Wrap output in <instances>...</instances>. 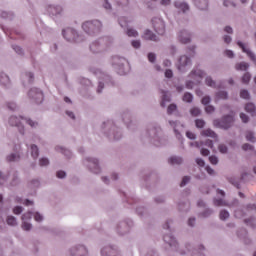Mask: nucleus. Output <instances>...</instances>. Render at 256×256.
Instances as JSON below:
<instances>
[{"label": "nucleus", "instance_id": "nucleus-19", "mask_svg": "<svg viewBox=\"0 0 256 256\" xmlns=\"http://www.w3.org/2000/svg\"><path fill=\"white\" fill-rule=\"evenodd\" d=\"M102 48L103 46H101L99 42H93L90 45V51H92V53H100Z\"/></svg>", "mask_w": 256, "mask_h": 256}, {"label": "nucleus", "instance_id": "nucleus-3", "mask_svg": "<svg viewBox=\"0 0 256 256\" xmlns=\"http://www.w3.org/2000/svg\"><path fill=\"white\" fill-rule=\"evenodd\" d=\"M190 77L194 81H188L186 83L187 89H193V85H199V83H201V79L205 77V72H203V70L196 69L190 73Z\"/></svg>", "mask_w": 256, "mask_h": 256}, {"label": "nucleus", "instance_id": "nucleus-58", "mask_svg": "<svg viewBox=\"0 0 256 256\" xmlns=\"http://www.w3.org/2000/svg\"><path fill=\"white\" fill-rule=\"evenodd\" d=\"M205 170L207 171L208 175H215V170H213V168L210 166H206Z\"/></svg>", "mask_w": 256, "mask_h": 256}, {"label": "nucleus", "instance_id": "nucleus-8", "mask_svg": "<svg viewBox=\"0 0 256 256\" xmlns=\"http://www.w3.org/2000/svg\"><path fill=\"white\" fill-rule=\"evenodd\" d=\"M188 65H191V59L186 55L181 56L178 61L179 71H182V72L186 71L185 67H188Z\"/></svg>", "mask_w": 256, "mask_h": 256}, {"label": "nucleus", "instance_id": "nucleus-60", "mask_svg": "<svg viewBox=\"0 0 256 256\" xmlns=\"http://www.w3.org/2000/svg\"><path fill=\"white\" fill-rule=\"evenodd\" d=\"M155 59H156L155 54L153 53L148 54V61H150V63H154Z\"/></svg>", "mask_w": 256, "mask_h": 256}, {"label": "nucleus", "instance_id": "nucleus-55", "mask_svg": "<svg viewBox=\"0 0 256 256\" xmlns=\"http://www.w3.org/2000/svg\"><path fill=\"white\" fill-rule=\"evenodd\" d=\"M205 111L206 113H213V111H215V107H213L212 105H208L205 107Z\"/></svg>", "mask_w": 256, "mask_h": 256}, {"label": "nucleus", "instance_id": "nucleus-40", "mask_svg": "<svg viewBox=\"0 0 256 256\" xmlns=\"http://www.w3.org/2000/svg\"><path fill=\"white\" fill-rule=\"evenodd\" d=\"M209 161L212 165H217L219 163V158H217L215 155H212L209 157Z\"/></svg>", "mask_w": 256, "mask_h": 256}, {"label": "nucleus", "instance_id": "nucleus-15", "mask_svg": "<svg viewBox=\"0 0 256 256\" xmlns=\"http://www.w3.org/2000/svg\"><path fill=\"white\" fill-rule=\"evenodd\" d=\"M245 111L247 113H250V115H252V117L256 116V106L253 102H249L245 105Z\"/></svg>", "mask_w": 256, "mask_h": 256}, {"label": "nucleus", "instance_id": "nucleus-48", "mask_svg": "<svg viewBox=\"0 0 256 256\" xmlns=\"http://www.w3.org/2000/svg\"><path fill=\"white\" fill-rule=\"evenodd\" d=\"M132 47H134V49H139L141 47V41L133 40L132 41Z\"/></svg>", "mask_w": 256, "mask_h": 256}, {"label": "nucleus", "instance_id": "nucleus-13", "mask_svg": "<svg viewBox=\"0 0 256 256\" xmlns=\"http://www.w3.org/2000/svg\"><path fill=\"white\" fill-rule=\"evenodd\" d=\"M191 145H194V147H203V145H205L206 147H209V149H212V151H215V149H213V141L208 139L205 142L203 141H199V142H195L192 143Z\"/></svg>", "mask_w": 256, "mask_h": 256}, {"label": "nucleus", "instance_id": "nucleus-24", "mask_svg": "<svg viewBox=\"0 0 256 256\" xmlns=\"http://www.w3.org/2000/svg\"><path fill=\"white\" fill-rule=\"evenodd\" d=\"M205 83L208 87H212L213 89H216L217 83L211 78V76L206 77Z\"/></svg>", "mask_w": 256, "mask_h": 256}, {"label": "nucleus", "instance_id": "nucleus-41", "mask_svg": "<svg viewBox=\"0 0 256 256\" xmlns=\"http://www.w3.org/2000/svg\"><path fill=\"white\" fill-rule=\"evenodd\" d=\"M173 111H177V105H175V104H170V105L168 106V109H167L168 115H171V113H173Z\"/></svg>", "mask_w": 256, "mask_h": 256}, {"label": "nucleus", "instance_id": "nucleus-44", "mask_svg": "<svg viewBox=\"0 0 256 256\" xmlns=\"http://www.w3.org/2000/svg\"><path fill=\"white\" fill-rule=\"evenodd\" d=\"M189 181H191V178L189 176H184L180 184V187H185V185H187Z\"/></svg>", "mask_w": 256, "mask_h": 256}, {"label": "nucleus", "instance_id": "nucleus-36", "mask_svg": "<svg viewBox=\"0 0 256 256\" xmlns=\"http://www.w3.org/2000/svg\"><path fill=\"white\" fill-rule=\"evenodd\" d=\"M195 125L198 129H203V127H205V121L202 119H196Z\"/></svg>", "mask_w": 256, "mask_h": 256}, {"label": "nucleus", "instance_id": "nucleus-12", "mask_svg": "<svg viewBox=\"0 0 256 256\" xmlns=\"http://www.w3.org/2000/svg\"><path fill=\"white\" fill-rule=\"evenodd\" d=\"M235 123V112H231L230 114L225 116V129H228Z\"/></svg>", "mask_w": 256, "mask_h": 256}, {"label": "nucleus", "instance_id": "nucleus-25", "mask_svg": "<svg viewBox=\"0 0 256 256\" xmlns=\"http://www.w3.org/2000/svg\"><path fill=\"white\" fill-rule=\"evenodd\" d=\"M244 223L245 225H247L248 227H251L252 229H255V218L250 217L247 219H244Z\"/></svg>", "mask_w": 256, "mask_h": 256}, {"label": "nucleus", "instance_id": "nucleus-7", "mask_svg": "<svg viewBox=\"0 0 256 256\" xmlns=\"http://www.w3.org/2000/svg\"><path fill=\"white\" fill-rule=\"evenodd\" d=\"M29 97H32L36 103H41L43 101V92L37 88H33L29 91Z\"/></svg>", "mask_w": 256, "mask_h": 256}, {"label": "nucleus", "instance_id": "nucleus-43", "mask_svg": "<svg viewBox=\"0 0 256 256\" xmlns=\"http://www.w3.org/2000/svg\"><path fill=\"white\" fill-rule=\"evenodd\" d=\"M39 165H40V167H47V165H49V159H47V158L40 159Z\"/></svg>", "mask_w": 256, "mask_h": 256}, {"label": "nucleus", "instance_id": "nucleus-27", "mask_svg": "<svg viewBox=\"0 0 256 256\" xmlns=\"http://www.w3.org/2000/svg\"><path fill=\"white\" fill-rule=\"evenodd\" d=\"M31 156L33 157V159H37V157H39V148L37 147V145L31 146Z\"/></svg>", "mask_w": 256, "mask_h": 256}, {"label": "nucleus", "instance_id": "nucleus-38", "mask_svg": "<svg viewBox=\"0 0 256 256\" xmlns=\"http://www.w3.org/2000/svg\"><path fill=\"white\" fill-rule=\"evenodd\" d=\"M128 37H137L139 33L135 29H128L127 30Z\"/></svg>", "mask_w": 256, "mask_h": 256}, {"label": "nucleus", "instance_id": "nucleus-47", "mask_svg": "<svg viewBox=\"0 0 256 256\" xmlns=\"http://www.w3.org/2000/svg\"><path fill=\"white\" fill-rule=\"evenodd\" d=\"M225 55L229 59H233V57H235V52H233V50H225Z\"/></svg>", "mask_w": 256, "mask_h": 256}, {"label": "nucleus", "instance_id": "nucleus-46", "mask_svg": "<svg viewBox=\"0 0 256 256\" xmlns=\"http://www.w3.org/2000/svg\"><path fill=\"white\" fill-rule=\"evenodd\" d=\"M13 213H14V215H21V213H23V207H21V206H16V207L13 209Z\"/></svg>", "mask_w": 256, "mask_h": 256}, {"label": "nucleus", "instance_id": "nucleus-35", "mask_svg": "<svg viewBox=\"0 0 256 256\" xmlns=\"http://www.w3.org/2000/svg\"><path fill=\"white\" fill-rule=\"evenodd\" d=\"M190 113L193 117H199V115H201V110L197 107H194L190 110Z\"/></svg>", "mask_w": 256, "mask_h": 256}, {"label": "nucleus", "instance_id": "nucleus-5", "mask_svg": "<svg viewBox=\"0 0 256 256\" xmlns=\"http://www.w3.org/2000/svg\"><path fill=\"white\" fill-rule=\"evenodd\" d=\"M63 37L66 38L67 41H75L76 43L79 42V34L73 28H67L63 30Z\"/></svg>", "mask_w": 256, "mask_h": 256}, {"label": "nucleus", "instance_id": "nucleus-29", "mask_svg": "<svg viewBox=\"0 0 256 256\" xmlns=\"http://www.w3.org/2000/svg\"><path fill=\"white\" fill-rule=\"evenodd\" d=\"M6 221L11 227H15V225H17V219L14 216H8Z\"/></svg>", "mask_w": 256, "mask_h": 256}, {"label": "nucleus", "instance_id": "nucleus-32", "mask_svg": "<svg viewBox=\"0 0 256 256\" xmlns=\"http://www.w3.org/2000/svg\"><path fill=\"white\" fill-rule=\"evenodd\" d=\"M225 7H231L232 9H237V3L233 0H226Z\"/></svg>", "mask_w": 256, "mask_h": 256}, {"label": "nucleus", "instance_id": "nucleus-10", "mask_svg": "<svg viewBox=\"0 0 256 256\" xmlns=\"http://www.w3.org/2000/svg\"><path fill=\"white\" fill-rule=\"evenodd\" d=\"M178 41H180V43H183L185 45L191 41V35L187 33V31L185 30L180 31L178 34Z\"/></svg>", "mask_w": 256, "mask_h": 256}, {"label": "nucleus", "instance_id": "nucleus-6", "mask_svg": "<svg viewBox=\"0 0 256 256\" xmlns=\"http://www.w3.org/2000/svg\"><path fill=\"white\" fill-rule=\"evenodd\" d=\"M237 45L238 47H240V49L242 50L243 53H246L247 57H249L250 61L253 62L254 65H256V55L255 53H253V51H251V49L247 48V46H245V43H243L242 41H237Z\"/></svg>", "mask_w": 256, "mask_h": 256}, {"label": "nucleus", "instance_id": "nucleus-2", "mask_svg": "<svg viewBox=\"0 0 256 256\" xmlns=\"http://www.w3.org/2000/svg\"><path fill=\"white\" fill-rule=\"evenodd\" d=\"M21 121H25L30 127H37V122H33L31 119L23 118V117H15L11 116L9 119V123L12 127H18L19 132L23 135V126H21Z\"/></svg>", "mask_w": 256, "mask_h": 256}, {"label": "nucleus", "instance_id": "nucleus-30", "mask_svg": "<svg viewBox=\"0 0 256 256\" xmlns=\"http://www.w3.org/2000/svg\"><path fill=\"white\" fill-rule=\"evenodd\" d=\"M163 96H162V102H161V106L165 107V103L171 101V98H169V95H167V92H162Z\"/></svg>", "mask_w": 256, "mask_h": 256}, {"label": "nucleus", "instance_id": "nucleus-4", "mask_svg": "<svg viewBox=\"0 0 256 256\" xmlns=\"http://www.w3.org/2000/svg\"><path fill=\"white\" fill-rule=\"evenodd\" d=\"M152 25L158 35H165V22L160 18H153Z\"/></svg>", "mask_w": 256, "mask_h": 256}, {"label": "nucleus", "instance_id": "nucleus-56", "mask_svg": "<svg viewBox=\"0 0 256 256\" xmlns=\"http://www.w3.org/2000/svg\"><path fill=\"white\" fill-rule=\"evenodd\" d=\"M27 219H31V212H27L22 215V221H27Z\"/></svg>", "mask_w": 256, "mask_h": 256}, {"label": "nucleus", "instance_id": "nucleus-37", "mask_svg": "<svg viewBox=\"0 0 256 256\" xmlns=\"http://www.w3.org/2000/svg\"><path fill=\"white\" fill-rule=\"evenodd\" d=\"M213 124H214L215 127H225V121L224 120L216 119V120H214Z\"/></svg>", "mask_w": 256, "mask_h": 256}, {"label": "nucleus", "instance_id": "nucleus-17", "mask_svg": "<svg viewBox=\"0 0 256 256\" xmlns=\"http://www.w3.org/2000/svg\"><path fill=\"white\" fill-rule=\"evenodd\" d=\"M245 138H246V141H249V143H256L255 132L251 130L246 131Z\"/></svg>", "mask_w": 256, "mask_h": 256}, {"label": "nucleus", "instance_id": "nucleus-31", "mask_svg": "<svg viewBox=\"0 0 256 256\" xmlns=\"http://www.w3.org/2000/svg\"><path fill=\"white\" fill-rule=\"evenodd\" d=\"M20 157L19 154H11L7 156V161L11 163L12 161H19Z\"/></svg>", "mask_w": 256, "mask_h": 256}, {"label": "nucleus", "instance_id": "nucleus-33", "mask_svg": "<svg viewBox=\"0 0 256 256\" xmlns=\"http://www.w3.org/2000/svg\"><path fill=\"white\" fill-rule=\"evenodd\" d=\"M242 149H243V151H255V146H253L249 143H245L242 145Z\"/></svg>", "mask_w": 256, "mask_h": 256}, {"label": "nucleus", "instance_id": "nucleus-28", "mask_svg": "<svg viewBox=\"0 0 256 256\" xmlns=\"http://www.w3.org/2000/svg\"><path fill=\"white\" fill-rule=\"evenodd\" d=\"M196 5L198 9H200L201 11H205V9H207V7L209 6V4L207 3V0H202L201 2H197Z\"/></svg>", "mask_w": 256, "mask_h": 256}, {"label": "nucleus", "instance_id": "nucleus-16", "mask_svg": "<svg viewBox=\"0 0 256 256\" xmlns=\"http://www.w3.org/2000/svg\"><path fill=\"white\" fill-rule=\"evenodd\" d=\"M236 71H248L249 70V63L247 62H239L235 65Z\"/></svg>", "mask_w": 256, "mask_h": 256}, {"label": "nucleus", "instance_id": "nucleus-45", "mask_svg": "<svg viewBox=\"0 0 256 256\" xmlns=\"http://www.w3.org/2000/svg\"><path fill=\"white\" fill-rule=\"evenodd\" d=\"M50 13H52V15H59V13H61V7L50 8Z\"/></svg>", "mask_w": 256, "mask_h": 256}, {"label": "nucleus", "instance_id": "nucleus-34", "mask_svg": "<svg viewBox=\"0 0 256 256\" xmlns=\"http://www.w3.org/2000/svg\"><path fill=\"white\" fill-rule=\"evenodd\" d=\"M183 101H185L186 103H191V101H193V94L185 93L183 96Z\"/></svg>", "mask_w": 256, "mask_h": 256}, {"label": "nucleus", "instance_id": "nucleus-14", "mask_svg": "<svg viewBox=\"0 0 256 256\" xmlns=\"http://www.w3.org/2000/svg\"><path fill=\"white\" fill-rule=\"evenodd\" d=\"M143 39L146 41H159V38L151 32V30H146L143 35Z\"/></svg>", "mask_w": 256, "mask_h": 256}, {"label": "nucleus", "instance_id": "nucleus-54", "mask_svg": "<svg viewBox=\"0 0 256 256\" xmlns=\"http://www.w3.org/2000/svg\"><path fill=\"white\" fill-rule=\"evenodd\" d=\"M216 99H225V91H220L216 94Z\"/></svg>", "mask_w": 256, "mask_h": 256}, {"label": "nucleus", "instance_id": "nucleus-23", "mask_svg": "<svg viewBox=\"0 0 256 256\" xmlns=\"http://www.w3.org/2000/svg\"><path fill=\"white\" fill-rule=\"evenodd\" d=\"M240 97L241 99H245L246 101H249V99H251V94L249 93V90L242 89L240 90Z\"/></svg>", "mask_w": 256, "mask_h": 256}, {"label": "nucleus", "instance_id": "nucleus-59", "mask_svg": "<svg viewBox=\"0 0 256 256\" xmlns=\"http://www.w3.org/2000/svg\"><path fill=\"white\" fill-rule=\"evenodd\" d=\"M196 163L199 165V167H205V161L201 158H197Z\"/></svg>", "mask_w": 256, "mask_h": 256}, {"label": "nucleus", "instance_id": "nucleus-63", "mask_svg": "<svg viewBox=\"0 0 256 256\" xmlns=\"http://www.w3.org/2000/svg\"><path fill=\"white\" fill-rule=\"evenodd\" d=\"M225 33H228L229 35H233V28L231 26H226Z\"/></svg>", "mask_w": 256, "mask_h": 256}, {"label": "nucleus", "instance_id": "nucleus-42", "mask_svg": "<svg viewBox=\"0 0 256 256\" xmlns=\"http://www.w3.org/2000/svg\"><path fill=\"white\" fill-rule=\"evenodd\" d=\"M240 119L242 123H248L249 122V116L245 113H240Z\"/></svg>", "mask_w": 256, "mask_h": 256}, {"label": "nucleus", "instance_id": "nucleus-11", "mask_svg": "<svg viewBox=\"0 0 256 256\" xmlns=\"http://www.w3.org/2000/svg\"><path fill=\"white\" fill-rule=\"evenodd\" d=\"M201 135L202 137H211L212 139H214V143H219V139L217 138V134L215 133V131L211 130V129H205L201 131Z\"/></svg>", "mask_w": 256, "mask_h": 256}, {"label": "nucleus", "instance_id": "nucleus-52", "mask_svg": "<svg viewBox=\"0 0 256 256\" xmlns=\"http://www.w3.org/2000/svg\"><path fill=\"white\" fill-rule=\"evenodd\" d=\"M214 205L216 207H223V200L222 199H215L214 200Z\"/></svg>", "mask_w": 256, "mask_h": 256}, {"label": "nucleus", "instance_id": "nucleus-62", "mask_svg": "<svg viewBox=\"0 0 256 256\" xmlns=\"http://www.w3.org/2000/svg\"><path fill=\"white\" fill-rule=\"evenodd\" d=\"M186 137H188V139H195L196 138L195 133H193L191 131L186 132Z\"/></svg>", "mask_w": 256, "mask_h": 256}, {"label": "nucleus", "instance_id": "nucleus-22", "mask_svg": "<svg viewBox=\"0 0 256 256\" xmlns=\"http://www.w3.org/2000/svg\"><path fill=\"white\" fill-rule=\"evenodd\" d=\"M174 5H175L176 9H181V11H183V13H185V11H189V5H187V3L175 2Z\"/></svg>", "mask_w": 256, "mask_h": 256}, {"label": "nucleus", "instance_id": "nucleus-18", "mask_svg": "<svg viewBox=\"0 0 256 256\" xmlns=\"http://www.w3.org/2000/svg\"><path fill=\"white\" fill-rule=\"evenodd\" d=\"M164 241L165 243H168V245H170V247H175L177 246V241L175 240V238L171 235H165L164 236Z\"/></svg>", "mask_w": 256, "mask_h": 256}, {"label": "nucleus", "instance_id": "nucleus-51", "mask_svg": "<svg viewBox=\"0 0 256 256\" xmlns=\"http://www.w3.org/2000/svg\"><path fill=\"white\" fill-rule=\"evenodd\" d=\"M66 173H65V171H58L57 173H56V177H58V179H64V177H66Z\"/></svg>", "mask_w": 256, "mask_h": 256}, {"label": "nucleus", "instance_id": "nucleus-64", "mask_svg": "<svg viewBox=\"0 0 256 256\" xmlns=\"http://www.w3.org/2000/svg\"><path fill=\"white\" fill-rule=\"evenodd\" d=\"M251 11H253V13H256V0H253V3L251 5Z\"/></svg>", "mask_w": 256, "mask_h": 256}, {"label": "nucleus", "instance_id": "nucleus-50", "mask_svg": "<svg viewBox=\"0 0 256 256\" xmlns=\"http://www.w3.org/2000/svg\"><path fill=\"white\" fill-rule=\"evenodd\" d=\"M22 229H24V231H30L31 230V224H29L27 222H23Z\"/></svg>", "mask_w": 256, "mask_h": 256}, {"label": "nucleus", "instance_id": "nucleus-20", "mask_svg": "<svg viewBox=\"0 0 256 256\" xmlns=\"http://www.w3.org/2000/svg\"><path fill=\"white\" fill-rule=\"evenodd\" d=\"M227 179L231 185L236 187V189H241V184L239 183V178L232 176V177H228Z\"/></svg>", "mask_w": 256, "mask_h": 256}, {"label": "nucleus", "instance_id": "nucleus-26", "mask_svg": "<svg viewBox=\"0 0 256 256\" xmlns=\"http://www.w3.org/2000/svg\"><path fill=\"white\" fill-rule=\"evenodd\" d=\"M241 81L244 85H249V81H251V73L249 72H246L242 78H241Z\"/></svg>", "mask_w": 256, "mask_h": 256}, {"label": "nucleus", "instance_id": "nucleus-1", "mask_svg": "<svg viewBox=\"0 0 256 256\" xmlns=\"http://www.w3.org/2000/svg\"><path fill=\"white\" fill-rule=\"evenodd\" d=\"M101 27H103V25L99 20L87 21L82 24V29L89 35H95V33H99V31H101Z\"/></svg>", "mask_w": 256, "mask_h": 256}, {"label": "nucleus", "instance_id": "nucleus-49", "mask_svg": "<svg viewBox=\"0 0 256 256\" xmlns=\"http://www.w3.org/2000/svg\"><path fill=\"white\" fill-rule=\"evenodd\" d=\"M209 103H211V98L209 96L202 98V105H209Z\"/></svg>", "mask_w": 256, "mask_h": 256}, {"label": "nucleus", "instance_id": "nucleus-61", "mask_svg": "<svg viewBox=\"0 0 256 256\" xmlns=\"http://www.w3.org/2000/svg\"><path fill=\"white\" fill-rule=\"evenodd\" d=\"M165 77H167V79H171V77H173V71L172 70H166L165 71Z\"/></svg>", "mask_w": 256, "mask_h": 256}, {"label": "nucleus", "instance_id": "nucleus-57", "mask_svg": "<svg viewBox=\"0 0 256 256\" xmlns=\"http://www.w3.org/2000/svg\"><path fill=\"white\" fill-rule=\"evenodd\" d=\"M200 153H201V155H203V157H208L210 152H209V149L202 148Z\"/></svg>", "mask_w": 256, "mask_h": 256}, {"label": "nucleus", "instance_id": "nucleus-53", "mask_svg": "<svg viewBox=\"0 0 256 256\" xmlns=\"http://www.w3.org/2000/svg\"><path fill=\"white\" fill-rule=\"evenodd\" d=\"M34 219H35V221L40 222V221H43V216L41 214H39V212H36L34 214Z\"/></svg>", "mask_w": 256, "mask_h": 256}, {"label": "nucleus", "instance_id": "nucleus-39", "mask_svg": "<svg viewBox=\"0 0 256 256\" xmlns=\"http://www.w3.org/2000/svg\"><path fill=\"white\" fill-rule=\"evenodd\" d=\"M0 83H1L2 85H7V84H9V76H7V75L1 76V77H0Z\"/></svg>", "mask_w": 256, "mask_h": 256}, {"label": "nucleus", "instance_id": "nucleus-21", "mask_svg": "<svg viewBox=\"0 0 256 256\" xmlns=\"http://www.w3.org/2000/svg\"><path fill=\"white\" fill-rule=\"evenodd\" d=\"M168 163H170V165H181V163H183V158L173 156L169 158Z\"/></svg>", "mask_w": 256, "mask_h": 256}, {"label": "nucleus", "instance_id": "nucleus-9", "mask_svg": "<svg viewBox=\"0 0 256 256\" xmlns=\"http://www.w3.org/2000/svg\"><path fill=\"white\" fill-rule=\"evenodd\" d=\"M88 163H90L89 167H90L92 173H96V174L101 173V168H99V160L98 159L90 158V159H88Z\"/></svg>", "mask_w": 256, "mask_h": 256}]
</instances>
